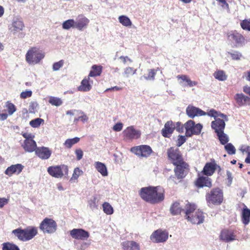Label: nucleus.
Segmentation results:
<instances>
[{"instance_id":"4be33fe9","label":"nucleus","mask_w":250,"mask_h":250,"mask_svg":"<svg viewBox=\"0 0 250 250\" xmlns=\"http://www.w3.org/2000/svg\"><path fill=\"white\" fill-rule=\"evenodd\" d=\"M35 154L42 160H47L52 154L51 150L47 147H38L35 151Z\"/></svg>"},{"instance_id":"a878e982","label":"nucleus","mask_w":250,"mask_h":250,"mask_svg":"<svg viewBox=\"0 0 250 250\" xmlns=\"http://www.w3.org/2000/svg\"><path fill=\"white\" fill-rule=\"evenodd\" d=\"M123 250H140V245L134 241H124L121 244Z\"/></svg>"},{"instance_id":"1a4fd4ad","label":"nucleus","mask_w":250,"mask_h":250,"mask_svg":"<svg viewBox=\"0 0 250 250\" xmlns=\"http://www.w3.org/2000/svg\"><path fill=\"white\" fill-rule=\"evenodd\" d=\"M47 172L53 177L61 178L64 175H68V168L65 165L56 166H50L47 168Z\"/></svg>"},{"instance_id":"aec40b11","label":"nucleus","mask_w":250,"mask_h":250,"mask_svg":"<svg viewBox=\"0 0 250 250\" xmlns=\"http://www.w3.org/2000/svg\"><path fill=\"white\" fill-rule=\"evenodd\" d=\"M89 23V20L83 15H79L75 21V28L82 31L86 28Z\"/></svg>"},{"instance_id":"37998d69","label":"nucleus","mask_w":250,"mask_h":250,"mask_svg":"<svg viewBox=\"0 0 250 250\" xmlns=\"http://www.w3.org/2000/svg\"><path fill=\"white\" fill-rule=\"evenodd\" d=\"M44 122L43 119L38 118L32 120L29 122V125L33 127L37 128L39 127L41 125L43 124Z\"/></svg>"},{"instance_id":"20e7f679","label":"nucleus","mask_w":250,"mask_h":250,"mask_svg":"<svg viewBox=\"0 0 250 250\" xmlns=\"http://www.w3.org/2000/svg\"><path fill=\"white\" fill-rule=\"evenodd\" d=\"M174 166L175 175L170 176L168 180L171 183L177 184L186 176L189 170V165L186 162H183Z\"/></svg>"},{"instance_id":"c756f323","label":"nucleus","mask_w":250,"mask_h":250,"mask_svg":"<svg viewBox=\"0 0 250 250\" xmlns=\"http://www.w3.org/2000/svg\"><path fill=\"white\" fill-rule=\"evenodd\" d=\"M24 27V23L22 21L17 19L13 21L12 23L10 29L13 34H15L20 31L22 30Z\"/></svg>"},{"instance_id":"0e129e2a","label":"nucleus","mask_w":250,"mask_h":250,"mask_svg":"<svg viewBox=\"0 0 250 250\" xmlns=\"http://www.w3.org/2000/svg\"><path fill=\"white\" fill-rule=\"evenodd\" d=\"M75 154L78 160H80L82 159L83 156V152L81 149H77L75 150Z\"/></svg>"},{"instance_id":"9b49d317","label":"nucleus","mask_w":250,"mask_h":250,"mask_svg":"<svg viewBox=\"0 0 250 250\" xmlns=\"http://www.w3.org/2000/svg\"><path fill=\"white\" fill-rule=\"evenodd\" d=\"M219 117L211 122V127L216 133L224 130L226 125L225 121L228 120L227 116L224 114H220Z\"/></svg>"},{"instance_id":"5fc2aeb1","label":"nucleus","mask_w":250,"mask_h":250,"mask_svg":"<svg viewBox=\"0 0 250 250\" xmlns=\"http://www.w3.org/2000/svg\"><path fill=\"white\" fill-rule=\"evenodd\" d=\"M64 64V61L62 60H60L58 62L54 63L52 69L54 71L59 70Z\"/></svg>"},{"instance_id":"c85d7f7f","label":"nucleus","mask_w":250,"mask_h":250,"mask_svg":"<svg viewBox=\"0 0 250 250\" xmlns=\"http://www.w3.org/2000/svg\"><path fill=\"white\" fill-rule=\"evenodd\" d=\"M241 218L242 223L245 226L250 222V210L245 205L242 210Z\"/></svg>"},{"instance_id":"4468645a","label":"nucleus","mask_w":250,"mask_h":250,"mask_svg":"<svg viewBox=\"0 0 250 250\" xmlns=\"http://www.w3.org/2000/svg\"><path fill=\"white\" fill-rule=\"evenodd\" d=\"M195 185L198 188L207 187L210 188L212 186V180L208 176H205L200 172L198 174V177L195 181Z\"/></svg>"},{"instance_id":"4d7b16f0","label":"nucleus","mask_w":250,"mask_h":250,"mask_svg":"<svg viewBox=\"0 0 250 250\" xmlns=\"http://www.w3.org/2000/svg\"><path fill=\"white\" fill-rule=\"evenodd\" d=\"M226 173H227L226 180L227 181V185L228 186H230L232 184L233 177L232 176V173L230 171L227 170Z\"/></svg>"},{"instance_id":"6e6552de","label":"nucleus","mask_w":250,"mask_h":250,"mask_svg":"<svg viewBox=\"0 0 250 250\" xmlns=\"http://www.w3.org/2000/svg\"><path fill=\"white\" fill-rule=\"evenodd\" d=\"M44 57V54L42 53L38 48L32 47L27 51L26 54V61L30 64L38 63Z\"/></svg>"},{"instance_id":"8fccbe9b","label":"nucleus","mask_w":250,"mask_h":250,"mask_svg":"<svg viewBox=\"0 0 250 250\" xmlns=\"http://www.w3.org/2000/svg\"><path fill=\"white\" fill-rule=\"evenodd\" d=\"M225 149L229 155L234 154L236 152L235 148L231 143H229L225 145Z\"/></svg>"},{"instance_id":"6e6d98bb","label":"nucleus","mask_w":250,"mask_h":250,"mask_svg":"<svg viewBox=\"0 0 250 250\" xmlns=\"http://www.w3.org/2000/svg\"><path fill=\"white\" fill-rule=\"evenodd\" d=\"M38 106V104L36 102H31L29 104L28 110L30 113H35L36 111L37 107Z\"/></svg>"},{"instance_id":"69168bd1","label":"nucleus","mask_w":250,"mask_h":250,"mask_svg":"<svg viewBox=\"0 0 250 250\" xmlns=\"http://www.w3.org/2000/svg\"><path fill=\"white\" fill-rule=\"evenodd\" d=\"M123 124L121 123H118L115 124L113 127V129L115 131H120L123 129Z\"/></svg>"},{"instance_id":"a18cd8bd","label":"nucleus","mask_w":250,"mask_h":250,"mask_svg":"<svg viewBox=\"0 0 250 250\" xmlns=\"http://www.w3.org/2000/svg\"><path fill=\"white\" fill-rule=\"evenodd\" d=\"M48 102L52 105H55L57 106H60L62 104V102L60 98L52 96L49 98Z\"/></svg>"},{"instance_id":"4c0bfd02","label":"nucleus","mask_w":250,"mask_h":250,"mask_svg":"<svg viewBox=\"0 0 250 250\" xmlns=\"http://www.w3.org/2000/svg\"><path fill=\"white\" fill-rule=\"evenodd\" d=\"M80 138L77 137L72 139H68L65 141L64 145L66 148H70L73 145L78 143L80 141Z\"/></svg>"},{"instance_id":"72a5a7b5","label":"nucleus","mask_w":250,"mask_h":250,"mask_svg":"<svg viewBox=\"0 0 250 250\" xmlns=\"http://www.w3.org/2000/svg\"><path fill=\"white\" fill-rule=\"evenodd\" d=\"M95 167L98 171L103 176H105L107 175V168L104 164L100 162H96L95 163Z\"/></svg>"},{"instance_id":"338daca9","label":"nucleus","mask_w":250,"mask_h":250,"mask_svg":"<svg viewBox=\"0 0 250 250\" xmlns=\"http://www.w3.org/2000/svg\"><path fill=\"white\" fill-rule=\"evenodd\" d=\"M22 136L25 139V140L34 139L35 137L34 135L28 133H23Z\"/></svg>"},{"instance_id":"e2e57ef3","label":"nucleus","mask_w":250,"mask_h":250,"mask_svg":"<svg viewBox=\"0 0 250 250\" xmlns=\"http://www.w3.org/2000/svg\"><path fill=\"white\" fill-rule=\"evenodd\" d=\"M239 150L244 153V152H246L247 153L248 155L250 154V146H245V145H242Z\"/></svg>"},{"instance_id":"13d9d810","label":"nucleus","mask_w":250,"mask_h":250,"mask_svg":"<svg viewBox=\"0 0 250 250\" xmlns=\"http://www.w3.org/2000/svg\"><path fill=\"white\" fill-rule=\"evenodd\" d=\"M206 115H208L209 116L214 117L215 119H216V117H219V115L221 114L213 109H210L209 112L207 113L206 112Z\"/></svg>"},{"instance_id":"a211bd4d","label":"nucleus","mask_w":250,"mask_h":250,"mask_svg":"<svg viewBox=\"0 0 250 250\" xmlns=\"http://www.w3.org/2000/svg\"><path fill=\"white\" fill-rule=\"evenodd\" d=\"M168 238V233L161 229L155 230L150 236V239L154 242L160 243L165 242Z\"/></svg>"},{"instance_id":"c03bdc74","label":"nucleus","mask_w":250,"mask_h":250,"mask_svg":"<svg viewBox=\"0 0 250 250\" xmlns=\"http://www.w3.org/2000/svg\"><path fill=\"white\" fill-rule=\"evenodd\" d=\"M119 22L124 26H128L131 25L130 19L125 16H121L119 17Z\"/></svg>"},{"instance_id":"7ed1b4c3","label":"nucleus","mask_w":250,"mask_h":250,"mask_svg":"<svg viewBox=\"0 0 250 250\" xmlns=\"http://www.w3.org/2000/svg\"><path fill=\"white\" fill-rule=\"evenodd\" d=\"M206 200L208 206L220 205L224 201L223 190L218 187L212 188L206 193Z\"/></svg>"},{"instance_id":"a19ab883","label":"nucleus","mask_w":250,"mask_h":250,"mask_svg":"<svg viewBox=\"0 0 250 250\" xmlns=\"http://www.w3.org/2000/svg\"><path fill=\"white\" fill-rule=\"evenodd\" d=\"M63 29L69 30L70 28H75V21L73 19H69L64 21L62 24Z\"/></svg>"},{"instance_id":"dca6fc26","label":"nucleus","mask_w":250,"mask_h":250,"mask_svg":"<svg viewBox=\"0 0 250 250\" xmlns=\"http://www.w3.org/2000/svg\"><path fill=\"white\" fill-rule=\"evenodd\" d=\"M70 236L75 239L86 240L90 236L89 232L82 229H74L70 231Z\"/></svg>"},{"instance_id":"412c9836","label":"nucleus","mask_w":250,"mask_h":250,"mask_svg":"<svg viewBox=\"0 0 250 250\" xmlns=\"http://www.w3.org/2000/svg\"><path fill=\"white\" fill-rule=\"evenodd\" d=\"M186 114L190 118H194L196 116L206 115V112L201 109L193 105H189L186 108Z\"/></svg>"},{"instance_id":"680f3d73","label":"nucleus","mask_w":250,"mask_h":250,"mask_svg":"<svg viewBox=\"0 0 250 250\" xmlns=\"http://www.w3.org/2000/svg\"><path fill=\"white\" fill-rule=\"evenodd\" d=\"M186 136L180 135L177 141V146L179 147L181 146L186 141Z\"/></svg>"},{"instance_id":"f704fd0d","label":"nucleus","mask_w":250,"mask_h":250,"mask_svg":"<svg viewBox=\"0 0 250 250\" xmlns=\"http://www.w3.org/2000/svg\"><path fill=\"white\" fill-rule=\"evenodd\" d=\"M177 78L178 79L182 80L183 81L186 82L187 83V85L189 87L195 86L197 84L196 82L191 81L188 77L185 75H179L177 76Z\"/></svg>"},{"instance_id":"393cba45","label":"nucleus","mask_w":250,"mask_h":250,"mask_svg":"<svg viewBox=\"0 0 250 250\" xmlns=\"http://www.w3.org/2000/svg\"><path fill=\"white\" fill-rule=\"evenodd\" d=\"M220 237L226 242H229L236 239V235L234 232L228 229L223 230L221 232Z\"/></svg>"},{"instance_id":"c9c22d12","label":"nucleus","mask_w":250,"mask_h":250,"mask_svg":"<svg viewBox=\"0 0 250 250\" xmlns=\"http://www.w3.org/2000/svg\"><path fill=\"white\" fill-rule=\"evenodd\" d=\"M2 250H20L16 244L11 242H5L2 244Z\"/></svg>"},{"instance_id":"774afa93","label":"nucleus","mask_w":250,"mask_h":250,"mask_svg":"<svg viewBox=\"0 0 250 250\" xmlns=\"http://www.w3.org/2000/svg\"><path fill=\"white\" fill-rule=\"evenodd\" d=\"M119 59L123 62L125 64L127 61H128L130 62H132V60L129 59L127 56H121Z\"/></svg>"},{"instance_id":"de8ad7c7","label":"nucleus","mask_w":250,"mask_h":250,"mask_svg":"<svg viewBox=\"0 0 250 250\" xmlns=\"http://www.w3.org/2000/svg\"><path fill=\"white\" fill-rule=\"evenodd\" d=\"M137 69L132 67H126L124 72V75L126 77H128L136 73Z\"/></svg>"},{"instance_id":"2f4dec72","label":"nucleus","mask_w":250,"mask_h":250,"mask_svg":"<svg viewBox=\"0 0 250 250\" xmlns=\"http://www.w3.org/2000/svg\"><path fill=\"white\" fill-rule=\"evenodd\" d=\"M185 218H188V216H190L194 212H196V206L194 204L188 203L185 207Z\"/></svg>"},{"instance_id":"473e14b6","label":"nucleus","mask_w":250,"mask_h":250,"mask_svg":"<svg viewBox=\"0 0 250 250\" xmlns=\"http://www.w3.org/2000/svg\"><path fill=\"white\" fill-rule=\"evenodd\" d=\"M182 210L183 209L180 206V203L177 201L174 202L170 208V212L173 215L180 214Z\"/></svg>"},{"instance_id":"09e8293b","label":"nucleus","mask_w":250,"mask_h":250,"mask_svg":"<svg viewBox=\"0 0 250 250\" xmlns=\"http://www.w3.org/2000/svg\"><path fill=\"white\" fill-rule=\"evenodd\" d=\"M240 26L243 30L250 31V19L242 20L240 22Z\"/></svg>"},{"instance_id":"bf43d9fd","label":"nucleus","mask_w":250,"mask_h":250,"mask_svg":"<svg viewBox=\"0 0 250 250\" xmlns=\"http://www.w3.org/2000/svg\"><path fill=\"white\" fill-rule=\"evenodd\" d=\"M156 71L155 69H150L149 70L148 76L146 77L145 78L146 80H154L155 76L156 75Z\"/></svg>"},{"instance_id":"2eb2a0df","label":"nucleus","mask_w":250,"mask_h":250,"mask_svg":"<svg viewBox=\"0 0 250 250\" xmlns=\"http://www.w3.org/2000/svg\"><path fill=\"white\" fill-rule=\"evenodd\" d=\"M123 133L125 139L130 140L138 139L141 135V131L136 129L133 126L127 127L124 130Z\"/></svg>"},{"instance_id":"e433bc0d","label":"nucleus","mask_w":250,"mask_h":250,"mask_svg":"<svg viewBox=\"0 0 250 250\" xmlns=\"http://www.w3.org/2000/svg\"><path fill=\"white\" fill-rule=\"evenodd\" d=\"M216 79L221 81H224L227 79V75H226L225 72L223 70H217L213 74Z\"/></svg>"},{"instance_id":"49530a36","label":"nucleus","mask_w":250,"mask_h":250,"mask_svg":"<svg viewBox=\"0 0 250 250\" xmlns=\"http://www.w3.org/2000/svg\"><path fill=\"white\" fill-rule=\"evenodd\" d=\"M83 174V171L82 170H81L79 167H76L74 170L73 173L70 178V181L77 180L79 177Z\"/></svg>"},{"instance_id":"ddd939ff","label":"nucleus","mask_w":250,"mask_h":250,"mask_svg":"<svg viewBox=\"0 0 250 250\" xmlns=\"http://www.w3.org/2000/svg\"><path fill=\"white\" fill-rule=\"evenodd\" d=\"M228 40L234 42L236 46H243L245 44L246 39L244 36L237 30H233L227 34Z\"/></svg>"},{"instance_id":"864d4df0","label":"nucleus","mask_w":250,"mask_h":250,"mask_svg":"<svg viewBox=\"0 0 250 250\" xmlns=\"http://www.w3.org/2000/svg\"><path fill=\"white\" fill-rule=\"evenodd\" d=\"M81 113L83 114V115L78 117V118H75L74 120V124H77L79 121L81 120L83 122H84L85 121H87L88 120V117L87 116L84 114L83 112H81Z\"/></svg>"},{"instance_id":"5701e85b","label":"nucleus","mask_w":250,"mask_h":250,"mask_svg":"<svg viewBox=\"0 0 250 250\" xmlns=\"http://www.w3.org/2000/svg\"><path fill=\"white\" fill-rule=\"evenodd\" d=\"M23 168V166L21 164L12 165L6 168L4 173L9 176H11L13 174L18 175L22 171Z\"/></svg>"},{"instance_id":"9d476101","label":"nucleus","mask_w":250,"mask_h":250,"mask_svg":"<svg viewBox=\"0 0 250 250\" xmlns=\"http://www.w3.org/2000/svg\"><path fill=\"white\" fill-rule=\"evenodd\" d=\"M130 151L140 157L147 158L153 152L151 147L148 145H142L133 146Z\"/></svg>"},{"instance_id":"bb28decb","label":"nucleus","mask_w":250,"mask_h":250,"mask_svg":"<svg viewBox=\"0 0 250 250\" xmlns=\"http://www.w3.org/2000/svg\"><path fill=\"white\" fill-rule=\"evenodd\" d=\"M237 104L240 106L246 104H250V98L242 93H237L234 96Z\"/></svg>"},{"instance_id":"58836bf2","label":"nucleus","mask_w":250,"mask_h":250,"mask_svg":"<svg viewBox=\"0 0 250 250\" xmlns=\"http://www.w3.org/2000/svg\"><path fill=\"white\" fill-rule=\"evenodd\" d=\"M5 107L6 108L9 115H12L17 109L16 106L10 101L5 103Z\"/></svg>"},{"instance_id":"3c124183","label":"nucleus","mask_w":250,"mask_h":250,"mask_svg":"<svg viewBox=\"0 0 250 250\" xmlns=\"http://www.w3.org/2000/svg\"><path fill=\"white\" fill-rule=\"evenodd\" d=\"M228 54L230 56L233 60H240L242 57V54L237 51H235L233 52H228Z\"/></svg>"},{"instance_id":"f257e3e1","label":"nucleus","mask_w":250,"mask_h":250,"mask_svg":"<svg viewBox=\"0 0 250 250\" xmlns=\"http://www.w3.org/2000/svg\"><path fill=\"white\" fill-rule=\"evenodd\" d=\"M164 189L160 187L149 186L141 188L139 191V195L146 202L155 204L164 200Z\"/></svg>"},{"instance_id":"f03ea898","label":"nucleus","mask_w":250,"mask_h":250,"mask_svg":"<svg viewBox=\"0 0 250 250\" xmlns=\"http://www.w3.org/2000/svg\"><path fill=\"white\" fill-rule=\"evenodd\" d=\"M12 233L19 240L26 242L31 240L38 234V229L32 226L27 227L24 229L19 228L13 230Z\"/></svg>"},{"instance_id":"6ab92c4d","label":"nucleus","mask_w":250,"mask_h":250,"mask_svg":"<svg viewBox=\"0 0 250 250\" xmlns=\"http://www.w3.org/2000/svg\"><path fill=\"white\" fill-rule=\"evenodd\" d=\"M204 217L203 212L197 209L196 212L190 216H188V218L186 219L193 224L198 225L203 223Z\"/></svg>"},{"instance_id":"79ce46f5","label":"nucleus","mask_w":250,"mask_h":250,"mask_svg":"<svg viewBox=\"0 0 250 250\" xmlns=\"http://www.w3.org/2000/svg\"><path fill=\"white\" fill-rule=\"evenodd\" d=\"M104 212L107 215H111L113 213V208L108 202H104L103 204Z\"/></svg>"},{"instance_id":"f3484780","label":"nucleus","mask_w":250,"mask_h":250,"mask_svg":"<svg viewBox=\"0 0 250 250\" xmlns=\"http://www.w3.org/2000/svg\"><path fill=\"white\" fill-rule=\"evenodd\" d=\"M217 167L218 166L214 159H211L210 162H208L205 164L200 173L205 176H212L214 173Z\"/></svg>"},{"instance_id":"cd10ccee","label":"nucleus","mask_w":250,"mask_h":250,"mask_svg":"<svg viewBox=\"0 0 250 250\" xmlns=\"http://www.w3.org/2000/svg\"><path fill=\"white\" fill-rule=\"evenodd\" d=\"M92 88L90 83V77L88 76L84 78L81 82V84L78 87V90L82 92H87L91 90Z\"/></svg>"},{"instance_id":"603ef678","label":"nucleus","mask_w":250,"mask_h":250,"mask_svg":"<svg viewBox=\"0 0 250 250\" xmlns=\"http://www.w3.org/2000/svg\"><path fill=\"white\" fill-rule=\"evenodd\" d=\"M99 200L96 197H94L93 198L89 201V204L90 208L92 209L97 208L98 206Z\"/></svg>"},{"instance_id":"0eeeda50","label":"nucleus","mask_w":250,"mask_h":250,"mask_svg":"<svg viewBox=\"0 0 250 250\" xmlns=\"http://www.w3.org/2000/svg\"><path fill=\"white\" fill-rule=\"evenodd\" d=\"M168 159L173 165H178L185 162L179 149L176 147H170L167 150Z\"/></svg>"},{"instance_id":"423d86ee","label":"nucleus","mask_w":250,"mask_h":250,"mask_svg":"<svg viewBox=\"0 0 250 250\" xmlns=\"http://www.w3.org/2000/svg\"><path fill=\"white\" fill-rule=\"evenodd\" d=\"M184 127L186 130L185 135L186 137L199 135L203 128V125L201 124H195L194 121L191 120L188 121L184 124Z\"/></svg>"},{"instance_id":"ea45409f","label":"nucleus","mask_w":250,"mask_h":250,"mask_svg":"<svg viewBox=\"0 0 250 250\" xmlns=\"http://www.w3.org/2000/svg\"><path fill=\"white\" fill-rule=\"evenodd\" d=\"M216 134L221 144L225 145L229 142V138L224 131H220Z\"/></svg>"},{"instance_id":"b1692460","label":"nucleus","mask_w":250,"mask_h":250,"mask_svg":"<svg viewBox=\"0 0 250 250\" xmlns=\"http://www.w3.org/2000/svg\"><path fill=\"white\" fill-rule=\"evenodd\" d=\"M24 150L28 152H33L35 151L37 146L36 142L34 139L25 140L21 145Z\"/></svg>"},{"instance_id":"39448f33","label":"nucleus","mask_w":250,"mask_h":250,"mask_svg":"<svg viewBox=\"0 0 250 250\" xmlns=\"http://www.w3.org/2000/svg\"><path fill=\"white\" fill-rule=\"evenodd\" d=\"M39 228L44 233L51 234L57 230V224L53 219L46 217L41 222Z\"/></svg>"},{"instance_id":"7c9ffc66","label":"nucleus","mask_w":250,"mask_h":250,"mask_svg":"<svg viewBox=\"0 0 250 250\" xmlns=\"http://www.w3.org/2000/svg\"><path fill=\"white\" fill-rule=\"evenodd\" d=\"M103 66L94 64L91 67V70L90 71L88 76L90 77H95L99 76L102 74Z\"/></svg>"},{"instance_id":"f8f14e48","label":"nucleus","mask_w":250,"mask_h":250,"mask_svg":"<svg viewBox=\"0 0 250 250\" xmlns=\"http://www.w3.org/2000/svg\"><path fill=\"white\" fill-rule=\"evenodd\" d=\"M180 126H181L180 122H177L175 126L172 121H168L166 123L164 127L162 129V135L164 137H169L175 128L177 130L180 131Z\"/></svg>"},{"instance_id":"052dcab7","label":"nucleus","mask_w":250,"mask_h":250,"mask_svg":"<svg viewBox=\"0 0 250 250\" xmlns=\"http://www.w3.org/2000/svg\"><path fill=\"white\" fill-rule=\"evenodd\" d=\"M32 95V92L31 90H26L22 91L20 94V97L21 99H25L30 97Z\"/></svg>"}]
</instances>
